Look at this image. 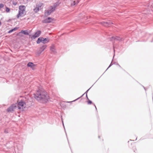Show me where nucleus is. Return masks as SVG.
<instances>
[{
	"label": "nucleus",
	"mask_w": 153,
	"mask_h": 153,
	"mask_svg": "<svg viewBox=\"0 0 153 153\" xmlns=\"http://www.w3.org/2000/svg\"><path fill=\"white\" fill-rule=\"evenodd\" d=\"M34 98L40 102H47L49 99V97L47 92L44 90H38L34 94Z\"/></svg>",
	"instance_id": "obj_1"
},
{
	"label": "nucleus",
	"mask_w": 153,
	"mask_h": 153,
	"mask_svg": "<svg viewBox=\"0 0 153 153\" xmlns=\"http://www.w3.org/2000/svg\"><path fill=\"white\" fill-rule=\"evenodd\" d=\"M25 8L26 7L24 5H20L19 7V12L17 15V18H18L22 15L24 14Z\"/></svg>",
	"instance_id": "obj_2"
},
{
	"label": "nucleus",
	"mask_w": 153,
	"mask_h": 153,
	"mask_svg": "<svg viewBox=\"0 0 153 153\" xmlns=\"http://www.w3.org/2000/svg\"><path fill=\"white\" fill-rule=\"evenodd\" d=\"M26 105L25 102L22 100L20 101L17 104V107L18 109H23L24 107V105Z\"/></svg>",
	"instance_id": "obj_3"
},
{
	"label": "nucleus",
	"mask_w": 153,
	"mask_h": 153,
	"mask_svg": "<svg viewBox=\"0 0 153 153\" xmlns=\"http://www.w3.org/2000/svg\"><path fill=\"white\" fill-rule=\"evenodd\" d=\"M41 33V31L40 30H38L36 31L34 35L31 37L32 39H34L39 36Z\"/></svg>",
	"instance_id": "obj_4"
},
{
	"label": "nucleus",
	"mask_w": 153,
	"mask_h": 153,
	"mask_svg": "<svg viewBox=\"0 0 153 153\" xmlns=\"http://www.w3.org/2000/svg\"><path fill=\"white\" fill-rule=\"evenodd\" d=\"M100 23L105 27H109L110 25L111 24H113L112 22L109 21L107 22H101Z\"/></svg>",
	"instance_id": "obj_5"
},
{
	"label": "nucleus",
	"mask_w": 153,
	"mask_h": 153,
	"mask_svg": "<svg viewBox=\"0 0 153 153\" xmlns=\"http://www.w3.org/2000/svg\"><path fill=\"white\" fill-rule=\"evenodd\" d=\"M47 47V46L44 45L42 46V47L40 48L38 50L37 52V54L38 55H40L42 52L46 49Z\"/></svg>",
	"instance_id": "obj_6"
},
{
	"label": "nucleus",
	"mask_w": 153,
	"mask_h": 153,
	"mask_svg": "<svg viewBox=\"0 0 153 153\" xmlns=\"http://www.w3.org/2000/svg\"><path fill=\"white\" fill-rule=\"evenodd\" d=\"M110 41H113V40H117L119 41L120 42L123 40V39L122 38H120L118 36H112L110 38Z\"/></svg>",
	"instance_id": "obj_7"
},
{
	"label": "nucleus",
	"mask_w": 153,
	"mask_h": 153,
	"mask_svg": "<svg viewBox=\"0 0 153 153\" xmlns=\"http://www.w3.org/2000/svg\"><path fill=\"white\" fill-rule=\"evenodd\" d=\"M53 19L52 18L48 17V18L43 20L42 22L43 23H50L53 21Z\"/></svg>",
	"instance_id": "obj_8"
},
{
	"label": "nucleus",
	"mask_w": 153,
	"mask_h": 153,
	"mask_svg": "<svg viewBox=\"0 0 153 153\" xmlns=\"http://www.w3.org/2000/svg\"><path fill=\"white\" fill-rule=\"evenodd\" d=\"M50 50L53 53H56L55 47L54 45H52L50 47Z\"/></svg>",
	"instance_id": "obj_9"
},
{
	"label": "nucleus",
	"mask_w": 153,
	"mask_h": 153,
	"mask_svg": "<svg viewBox=\"0 0 153 153\" xmlns=\"http://www.w3.org/2000/svg\"><path fill=\"white\" fill-rule=\"evenodd\" d=\"M42 42L43 44L47 43L49 42V39L48 38H44L42 37Z\"/></svg>",
	"instance_id": "obj_10"
},
{
	"label": "nucleus",
	"mask_w": 153,
	"mask_h": 153,
	"mask_svg": "<svg viewBox=\"0 0 153 153\" xmlns=\"http://www.w3.org/2000/svg\"><path fill=\"white\" fill-rule=\"evenodd\" d=\"M79 1L78 0H76V1H72L71 3V6H74L79 3Z\"/></svg>",
	"instance_id": "obj_11"
},
{
	"label": "nucleus",
	"mask_w": 153,
	"mask_h": 153,
	"mask_svg": "<svg viewBox=\"0 0 153 153\" xmlns=\"http://www.w3.org/2000/svg\"><path fill=\"white\" fill-rule=\"evenodd\" d=\"M16 107V106L15 104H12L10 106V112L13 111Z\"/></svg>",
	"instance_id": "obj_12"
},
{
	"label": "nucleus",
	"mask_w": 153,
	"mask_h": 153,
	"mask_svg": "<svg viewBox=\"0 0 153 153\" xmlns=\"http://www.w3.org/2000/svg\"><path fill=\"white\" fill-rule=\"evenodd\" d=\"M91 88H91H89L83 94H82L81 97H79V98H77V99H76L75 100H74L72 101H71V102H75V101H76V100H78L81 97H82L83 95H84L85 94H87V93H88V91L90 90V89Z\"/></svg>",
	"instance_id": "obj_13"
},
{
	"label": "nucleus",
	"mask_w": 153,
	"mask_h": 153,
	"mask_svg": "<svg viewBox=\"0 0 153 153\" xmlns=\"http://www.w3.org/2000/svg\"><path fill=\"white\" fill-rule=\"evenodd\" d=\"M22 33L24 34V35H29V33L28 32V31L27 30H22L19 33Z\"/></svg>",
	"instance_id": "obj_14"
},
{
	"label": "nucleus",
	"mask_w": 153,
	"mask_h": 153,
	"mask_svg": "<svg viewBox=\"0 0 153 153\" xmlns=\"http://www.w3.org/2000/svg\"><path fill=\"white\" fill-rule=\"evenodd\" d=\"M45 11L46 12L45 13V15H47V16L50 15L52 12H51V10H45Z\"/></svg>",
	"instance_id": "obj_15"
},
{
	"label": "nucleus",
	"mask_w": 153,
	"mask_h": 153,
	"mask_svg": "<svg viewBox=\"0 0 153 153\" xmlns=\"http://www.w3.org/2000/svg\"><path fill=\"white\" fill-rule=\"evenodd\" d=\"M35 64H34L33 62H29L27 64V66L28 67H30L32 68V67L35 66Z\"/></svg>",
	"instance_id": "obj_16"
},
{
	"label": "nucleus",
	"mask_w": 153,
	"mask_h": 153,
	"mask_svg": "<svg viewBox=\"0 0 153 153\" xmlns=\"http://www.w3.org/2000/svg\"><path fill=\"white\" fill-rule=\"evenodd\" d=\"M43 5V4L42 3H39L38 4H37L36 7H37L39 9Z\"/></svg>",
	"instance_id": "obj_17"
},
{
	"label": "nucleus",
	"mask_w": 153,
	"mask_h": 153,
	"mask_svg": "<svg viewBox=\"0 0 153 153\" xmlns=\"http://www.w3.org/2000/svg\"><path fill=\"white\" fill-rule=\"evenodd\" d=\"M36 43L37 44H39L41 42H42V37L39 38L37 40Z\"/></svg>",
	"instance_id": "obj_18"
},
{
	"label": "nucleus",
	"mask_w": 153,
	"mask_h": 153,
	"mask_svg": "<svg viewBox=\"0 0 153 153\" xmlns=\"http://www.w3.org/2000/svg\"><path fill=\"white\" fill-rule=\"evenodd\" d=\"M18 28V27H16L10 30V33L17 30Z\"/></svg>",
	"instance_id": "obj_19"
},
{
	"label": "nucleus",
	"mask_w": 153,
	"mask_h": 153,
	"mask_svg": "<svg viewBox=\"0 0 153 153\" xmlns=\"http://www.w3.org/2000/svg\"><path fill=\"white\" fill-rule=\"evenodd\" d=\"M33 10L35 13H37L39 11V9L37 7H36L33 9Z\"/></svg>",
	"instance_id": "obj_20"
},
{
	"label": "nucleus",
	"mask_w": 153,
	"mask_h": 153,
	"mask_svg": "<svg viewBox=\"0 0 153 153\" xmlns=\"http://www.w3.org/2000/svg\"><path fill=\"white\" fill-rule=\"evenodd\" d=\"M10 144H13V145L12 146L11 148L12 149H14V146L15 145V143H14V142L10 141Z\"/></svg>",
	"instance_id": "obj_21"
},
{
	"label": "nucleus",
	"mask_w": 153,
	"mask_h": 153,
	"mask_svg": "<svg viewBox=\"0 0 153 153\" xmlns=\"http://www.w3.org/2000/svg\"><path fill=\"white\" fill-rule=\"evenodd\" d=\"M50 7L51 8V12H54L56 10V9H55L54 7H53V6H50Z\"/></svg>",
	"instance_id": "obj_22"
},
{
	"label": "nucleus",
	"mask_w": 153,
	"mask_h": 153,
	"mask_svg": "<svg viewBox=\"0 0 153 153\" xmlns=\"http://www.w3.org/2000/svg\"><path fill=\"white\" fill-rule=\"evenodd\" d=\"M58 6V3H55L53 5V7L56 9V8Z\"/></svg>",
	"instance_id": "obj_23"
},
{
	"label": "nucleus",
	"mask_w": 153,
	"mask_h": 153,
	"mask_svg": "<svg viewBox=\"0 0 153 153\" xmlns=\"http://www.w3.org/2000/svg\"><path fill=\"white\" fill-rule=\"evenodd\" d=\"M88 104H91L92 103V102L90 100H88L87 101Z\"/></svg>",
	"instance_id": "obj_24"
},
{
	"label": "nucleus",
	"mask_w": 153,
	"mask_h": 153,
	"mask_svg": "<svg viewBox=\"0 0 153 153\" xmlns=\"http://www.w3.org/2000/svg\"><path fill=\"white\" fill-rule=\"evenodd\" d=\"M4 7V4H0V10Z\"/></svg>",
	"instance_id": "obj_25"
},
{
	"label": "nucleus",
	"mask_w": 153,
	"mask_h": 153,
	"mask_svg": "<svg viewBox=\"0 0 153 153\" xmlns=\"http://www.w3.org/2000/svg\"><path fill=\"white\" fill-rule=\"evenodd\" d=\"M6 11L7 12H8L10 11V8H9L6 7Z\"/></svg>",
	"instance_id": "obj_26"
},
{
	"label": "nucleus",
	"mask_w": 153,
	"mask_h": 153,
	"mask_svg": "<svg viewBox=\"0 0 153 153\" xmlns=\"http://www.w3.org/2000/svg\"><path fill=\"white\" fill-rule=\"evenodd\" d=\"M112 65V64H110V65H109V66L108 67V68L106 69V70L105 71H106L108 70V69L109 68H110L111 66Z\"/></svg>",
	"instance_id": "obj_27"
},
{
	"label": "nucleus",
	"mask_w": 153,
	"mask_h": 153,
	"mask_svg": "<svg viewBox=\"0 0 153 153\" xmlns=\"http://www.w3.org/2000/svg\"><path fill=\"white\" fill-rule=\"evenodd\" d=\"M13 5H14L15 6L16 5H17V3L16 2H13Z\"/></svg>",
	"instance_id": "obj_28"
},
{
	"label": "nucleus",
	"mask_w": 153,
	"mask_h": 153,
	"mask_svg": "<svg viewBox=\"0 0 153 153\" xmlns=\"http://www.w3.org/2000/svg\"><path fill=\"white\" fill-rule=\"evenodd\" d=\"M141 86L143 87V88H144L145 91H146L147 88H146L144 86L142 85H141Z\"/></svg>",
	"instance_id": "obj_29"
},
{
	"label": "nucleus",
	"mask_w": 153,
	"mask_h": 153,
	"mask_svg": "<svg viewBox=\"0 0 153 153\" xmlns=\"http://www.w3.org/2000/svg\"><path fill=\"white\" fill-rule=\"evenodd\" d=\"M4 132L6 133H8V131L7 130H4Z\"/></svg>",
	"instance_id": "obj_30"
},
{
	"label": "nucleus",
	"mask_w": 153,
	"mask_h": 153,
	"mask_svg": "<svg viewBox=\"0 0 153 153\" xmlns=\"http://www.w3.org/2000/svg\"><path fill=\"white\" fill-rule=\"evenodd\" d=\"M62 122L63 125V127H64V128L65 129V126H64V123H63V121L62 119Z\"/></svg>",
	"instance_id": "obj_31"
},
{
	"label": "nucleus",
	"mask_w": 153,
	"mask_h": 153,
	"mask_svg": "<svg viewBox=\"0 0 153 153\" xmlns=\"http://www.w3.org/2000/svg\"><path fill=\"white\" fill-rule=\"evenodd\" d=\"M7 111L8 112H10V107H9L7 108Z\"/></svg>",
	"instance_id": "obj_32"
},
{
	"label": "nucleus",
	"mask_w": 153,
	"mask_h": 153,
	"mask_svg": "<svg viewBox=\"0 0 153 153\" xmlns=\"http://www.w3.org/2000/svg\"><path fill=\"white\" fill-rule=\"evenodd\" d=\"M86 97L87 99L88 100H89L88 98V97L87 94H86Z\"/></svg>",
	"instance_id": "obj_33"
},
{
	"label": "nucleus",
	"mask_w": 153,
	"mask_h": 153,
	"mask_svg": "<svg viewBox=\"0 0 153 153\" xmlns=\"http://www.w3.org/2000/svg\"><path fill=\"white\" fill-rule=\"evenodd\" d=\"M94 106H95V109H96V110H97V108H96V105H95L94 104Z\"/></svg>",
	"instance_id": "obj_34"
},
{
	"label": "nucleus",
	"mask_w": 153,
	"mask_h": 153,
	"mask_svg": "<svg viewBox=\"0 0 153 153\" xmlns=\"http://www.w3.org/2000/svg\"><path fill=\"white\" fill-rule=\"evenodd\" d=\"M8 32V33H10V30L8 31V32Z\"/></svg>",
	"instance_id": "obj_35"
},
{
	"label": "nucleus",
	"mask_w": 153,
	"mask_h": 153,
	"mask_svg": "<svg viewBox=\"0 0 153 153\" xmlns=\"http://www.w3.org/2000/svg\"><path fill=\"white\" fill-rule=\"evenodd\" d=\"M1 22H0V26L1 25Z\"/></svg>",
	"instance_id": "obj_36"
},
{
	"label": "nucleus",
	"mask_w": 153,
	"mask_h": 153,
	"mask_svg": "<svg viewBox=\"0 0 153 153\" xmlns=\"http://www.w3.org/2000/svg\"><path fill=\"white\" fill-rule=\"evenodd\" d=\"M110 64H112V65L114 64L112 63V61L111 62Z\"/></svg>",
	"instance_id": "obj_37"
},
{
	"label": "nucleus",
	"mask_w": 153,
	"mask_h": 153,
	"mask_svg": "<svg viewBox=\"0 0 153 153\" xmlns=\"http://www.w3.org/2000/svg\"><path fill=\"white\" fill-rule=\"evenodd\" d=\"M116 65H119V64L118 63H117V64H116Z\"/></svg>",
	"instance_id": "obj_38"
},
{
	"label": "nucleus",
	"mask_w": 153,
	"mask_h": 153,
	"mask_svg": "<svg viewBox=\"0 0 153 153\" xmlns=\"http://www.w3.org/2000/svg\"><path fill=\"white\" fill-rule=\"evenodd\" d=\"M118 66H119V67H121V66H120L119 65H118Z\"/></svg>",
	"instance_id": "obj_39"
},
{
	"label": "nucleus",
	"mask_w": 153,
	"mask_h": 153,
	"mask_svg": "<svg viewBox=\"0 0 153 153\" xmlns=\"http://www.w3.org/2000/svg\"><path fill=\"white\" fill-rule=\"evenodd\" d=\"M100 136H98V138H100Z\"/></svg>",
	"instance_id": "obj_40"
},
{
	"label": "nucleus",
	"mask_w": 153,
	"mask_h": 153,
	"mask_svg": "<svg viewBox=\"0 0 153 153\" xmlns=\"http://www.w3.org/2000/svg\"><path fill=\"white\" fill-rule=\"evenodd\" d=\"M10 51H12L11 49L10 50Z\"/></svg>",
	"instance_id": "obj_41"
},
{
	"label": "nucleus",
	"mask_w": 153,
	"mask_h": 153,
	"mask_svg": "<svg viewBox=\"0 0 153 153\" xmlns=\"http://www.w3.org/2000/svg\"><path fill=\"white\" fill-rule=\"evenodd\" d=\"M114 55L113 56V58H114Z\"/></svg>",
	"instance_id": "obj_42"
},
{
	"label": "nucleus",
	"mask_w": 153,
	"mask_h": 153,
	"mask_svg": "<svg viewBox=\"0 0 153 153\" xmlns=\"http://www.w3.org/2000/svg\"><path fill=\"white\" fill-rule=\"evenodd\" d=\"M137 139V137L136 138V140Z\"/></svg>",
	"instance_id": "obj_43"
},
{
	"label": "nucleus",
	"mask_w": 153,
	"mask_h": 153,
	"mask_svg": "<svg viewBox=\"0 0 153 153\" xmlns=\"http://www.w3.org/2000/svg\"><path fill=\"white\" fill-rule=\"evenodd\" d=\"M66 135H67V134H66Z\"/></svg>",
	"instance_id": "obj_44"
}]
</instances>
